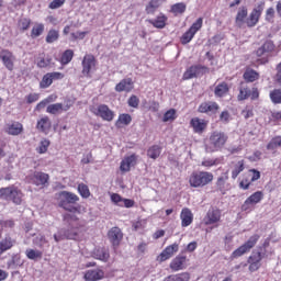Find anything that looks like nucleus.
Returning <instances> with one entry per match:
<instances>
[{"label": "nucleus", "instance_id": "nucleus-8", "mask_svg": "<svg viewBox=\"0 0 281 281\" xmlns=\"http://www.w3.org/2000/svg\"><path fill=\"white\" fill-rule=\"evenodd\" d=\"M82 74L89 78L92 71H95V57L93 55H86L82 60Z\"/></svg>", "mask_w": 281, "mask_h": 281}, {"label": "nucleus", "instance_id": "nucleus-46", "mask_svg": "<svg viewBox=\"0 0 281 281\" xmlns=\"http://www.w3.org/2000/svg\"><path fill=\"white\" fill-rule=\"evenodd\" d=\"M227 179H229L227 173H224L217 178L216 186H217L220 192H223L225 190V183L227 182Z\"/></svg>", "mask_w": 281, "mask_h": 281}, {"label": "nucleus", "instance_id": "nucleus-22", "mask_svg": "<svg viewBox=\"0 0 281 281\" xmlns=\"http://www.w3.org/2000/svg\"><path fill=\"white\" fill-rule=\"evenodd\" d=\"M180 218L182 221V227H189V225H192L193 221L192 211H190V209H183Z\"/></svg>", "mask_w": 281, "mask_h": 281}, {"label": "nucleus", "instance_id": "nucleus-19", "mask_svg": "<svg viewBox=\"0 0 281 281\" xmlns=\"http://www.w3.org/2000/svg\"><path fill=\"white\" fill-rule=\"evenodd\" d=\"M115 91L119 93H122V91H126L127 93L128 91H133V79L126 78L121 80V82L116 85Z\"/></svg>", "mask_w": 281, "mask_h": 281}, {"label": "nucleus", "instance_id": "nucleus-23", "mask_svg": "<svg viewBox=\"0 0 281 281\" xmlns=\"http://www.w3.org/2000/svg\"><path fill=\"white\" fill-rule=\"evenodd\" d=\"M49 128H52V121L44 116L37 122V131H41L42 133H49Z\"/></svg>", "mask_w": 281, "mask_h": 281}, {"label": "nucleus", "instance_id": "nucleus-16", "mask_svg": "<svg viewBox=\"0 0 281 281\" xmlns=\"http://www.w3.org/2000/svg\"><path fill=\"white\" fill-rule=\"evenodd\" d=\"M260 201H262V191H257L245 201L241 209L247 211L249 210V205H256V203H260Z\"/></svg>", "mask_w": 281, "mask_h": 281}, {"label": "nucleus", "instance_id": "nucleus-64", "mask_svg": "<svg viewBox=\"0 0 281 281\" xmlns=\"http://www.w3.org/2000/svg\"><path fill=\"white\" fill-rule=\"evenodd\" d=\"M277 82L281 85V63L277 66Z\"/></svg>", "mask_w": 281, "mask_h": 281}, {"label": "nucleus", "instance_id": "nucleus-38", "mask_svg": "<svg viewBox=\"0 0 281 281\" xmlns=\"http://www.w3.org/2000/svg\"><path fill=\"white\" fill-rule=\"evenodd\" d=\"M196 74H199V67L196 66H191L184 74H183V79L184 80H190L192 78H196Z\"/></svg>", "mask_w": 281, "mask_h": 281}, {"label": "nucleus", "instance_id": "nucleus-62", "mask_svg": "<svg viewBox=\"0 0 281 281\" xmlns=\"http://www.w3.org/2000/svg\"><path fill=\"white\" fill-rule=\"evenodd\" d=\"M265 10V1L259 2L252 10V12L257 13L259 16L262 14Z\"/></svg>", "mask_w": 281, "mask_h": 281}, {"label": "nucleus", "instance_id": "nucleus-26", "mask_svg": "<svg viewBox=\"0 0 281 281\" xmlns=\"http://www.w3.org/2000/svg\"><path fill=\"white\" fill-rule=\"evenodd\" d=\"M7 133L9 135H21V133H23V124L19 122L10 124L7 128Z\"/></svg>", "mask_w": 281, "mask_h": 281}, {"label": "nucleus", "instance_id": "nucleus-40", "mask_svg": "<svg viewBox=\"0 0 281 281\" xmlns=\"http://www.w3.org/2000/svg\"><path fill=\"white\" fill-rule=\"evenodd\" d=\"M74 59V50L67 49L61 55L60 63L61 65H69V61Z\"/></svg>", "mask_w": 281, "mask_h": 281}, {"label": "nucleus", "instance_id": "nucleus-39", "mask_svg": "<svg viewBox=\"0 0 281 281\" xmlns=\"http://www.w3.org/2000/svg\"><path fill=\"white\" fill-rule=\"evenodd\" d=\"M277 148H281V136L273 137L267 145L268 150H276Z\"/></svg>", "mask_w": 281, "mask_h": 281}, {"label": "nucleus", "instance_id": "nucleus-12", "mask_svg": "<svg viewBox=\"0 0 281 281\" xmlns=\"http://www.w3.org/2000/svg\"><path fill=\"white\" fill-rule=\"evenodd\" d=\"M218 221H221V210H209L206 216L204 217L205 225H214V223H218Z\"/></svg>", "mask_w": 281, "mask_h": 281}, {"label": "nucleus", "instance_id": "nucleus-9", "mask_svg": "<svg viewBox=\"0 0 281 281\" xmlns=\"http://www.w3.org/2000/svg\"><path fill=\"white\" fill-rule=\"evenodd\" d=\"M76 240L78 238V229L72 228L70 231H66L65 228H61L58 234L54 235L55 243H60V240Z\"/></svg>", "mask_w": 281, "mask_h": 281}, {"label": "nucleus", "instance_id": "nucleus-43", "mask_svg": "<svg viewBox=\"0 0 281 281\" xmlns=\"http://www.w3.org/2000/svg\"><path fill=\"white\" fill-rule=\"evenodd\" d=\"M270 99L273 104H281V89H274L270 92Z\"/></svg>", "mask_w": 281, "mask_h": 281}, {"label": "nucleus", "instance_id": "nucleus-13", "mask_svg": "<svg viewBox=\"0 0 281 281\" xmlns=\"http://www.w3.org/2000/svg\"><path fill=\"white\" fill-rule=\"evenodd\" d=\"M177 251H179V244L168 246L159 256L160 262H166V260L172 258Z\"/></svg>", "mask_w": 281, "mask_h": 281}, {"label": "nucleus", "instance_id": "nucleus-6", "mask_svg": "<svg viewBox=\"0 0 281 281\" xmlns=\"http://www.w3.org/2000/svg\"><path fill=\"white\" fill-rule=\"evenodd\" d=\"M74 106V100H65L64 103H53L46 108V113L50 115H60V113L69 111Z\"/></svg>", "mask_w": 281, "mask_h": 281}, {"label": "nucleus", "instance_id": "nucleus-34", "mask_svg": "<svg viewBox=\"0 0 281 281\" xmlns=\"http://www.w3.org/2000/svg\"><path fill=\"white\" fill-rule=\"evenodd\" d=\"M132 121L133 119L131 117L130 114H121L119 116V120L115 123V126H117V128H120L122 124H124L125 126H128V124H131Z\"/></svg>", "mask_w": 281, "mask_h": 281}, {"label": "nucleus", "instance_id": "nucleus-10", "mask_svg": "<svg viewBox=\"0 0 281 281\" xmlns=\"http://www.w3.org/2000/svg\"><path fill=\"white\" fill-rule=\"evenodd\" d=\"M108 238L115 249V247H120V243H122L124 234H122V229H120V227H112L108 233Z\"/></svg>", "mask_w": 281, "mask_h": 281}, {"label": "nucleus", "instance_id": "nucleus-32", "mask_svg": "<svg viewBox=\"0 0 281 281\" xmlns=\"http://www.w3.org/2000/svg\"><path fill=\"white\" fill-rule=\"evenodd\" d=\"M164 281H190V273L183 272L180 274L169 276Z\"/></svg>", "mask_w": 281, "mask_h": 281}, {"label": "nucleus", "instance_id": "nucleus-18", "mask_svg": "<svg viewBox=\"0 0 281 281\" xmlns=\"http://www.w3.org/2000/svg\"><path fill=\"white\" fill-rule=\"evenodd\" d=\"M49 181V176L47 173L35 171L32 176V183L35 186H45Z\"/></svg>", "mask_w": 281, "mask_h": 281}, {"label": "nucleus", "instance_id": "nucleus-45", "mask_svg": "<svg viewBox=\"0 0 281 281\" xmlns=\"http://www.w3.org/2000/svg\"><path fill=\"white\" fill-rule=\"evenodd\" d=\"M245 170V162L243 160L238 161L235 169L232 172V179H236Z\"/></svg>", "mask_w": 281, "mask_h": 281}, {"label": "nucleus", "instance_id": "nucleus-56", "mask_svg": "<svg viewBox=\"0 0 281 281\" xmlns=\"http://www.w3.org/2000/svg\"><path fill=\"white\" fill-rule=\"evenodd\" d=\"M63 5H65V0H53L48 8L50 10H58V8H63Z\"/></svg>", "mask_w": 281, "mask_h": 281}, {"label": "nucleus", "instance_id": "nucleus-14", "mask_svg": "<svg viewBox=\"0 0 281 281\" xmlns=\"http://www.w3.org/2000/svg\"><path fill=\"white\" fill-rule=\"evenodd\" d=\"M104 278V270L97 268L92 270H88L85 273V280L87 281H100Z\"/></svg>", "mask_w": 281, "mask_h": 281}, {"label": "nucleus", "instance_id": "nucleus-54", "mask_svg": "<svg viewBox=\"0 0 281 281\" xmlns=\"http://www.w3.org/2000/svg\"><path fill=\"white\" fill-rule=\"evenodd\" d=\"M49 102H54V97L50 95L48 97L47 99L43 100L42 102H40L37 105H36V111H41L42 109H45V106H47V104H49Z\"/></svg>", "mask_w": 281, "mask_h": 281}, {"label": "nucleus", "instance_id": "nucleus-35", "mask_svg": "<svg viewBox=\"0 0 281 281\" xmlns=\"http://www.w3.org/2000/svg\"><path fill=\"white\" fill-rule=\"evenodd\" d=\"M166 21H168V19L165 15H160L156 20H150L149 23H151L154 27H158V30H162V27H166Z\"/></svg>", "mask_w": 281, "mask_h": 281}, {"label": "nucleus", "instance_id": "nucleus-57", "mask_svg": "<svg viewBox=\"0 0 281 281\" xmlns=\"http://www.w3.org/2000/svg\"><path fill=\"white\" fill-rule=\"evenodd\" d=\"M175 115H177V112L175 110H169L164 115V122H172L175 120Z\"/></svg>", "mask_w": 281, "mask_h": 281}, {"label": "nucleus", "instance_id": "nucleus-2", "mask_svg": "<svg viewBox=\"0 0 281 281\" xmlns=\"http://www.w3.org/2000/svg\"><path fill=\"white\" fill-rule=\"evenodd\" d=\"M59 207L66 210V212H71L76 214L78 212V207H76V203L80 201V198L72 192L61 191L58 194Z\"/></svg>", "mask_w": 281, "mask_h": 281}, {"label": "nucleus", "instance_id": "nucleus-44", "mask_svg": "<svg viewBox=\"0 0 281 281\" xmlns=\"http://www.w3.org/2000/svg\"><path fill=\"white\" fill-rule=\"evenodd\" d=\"M171 12L175 13L176 16L177 14H183V12H186V3L179 2L173 4L171 7Z\"/></svg>", "mask_w": 281, "mask_h": 281}, {"label": "nucleus", "instance_id": "nucleus-33", "mask_svg": "<svg viewBox=\"0 0 281 281\" xmlns=\"http://www.w3.org/2000/svg\"><path fill=\"white\" fill-rule=\"evenodd\" d=\"M227 91H229V87L226 82H222L216 86L214 93L217 98H223V95H225Z\"/></svg>", "mask_w": 281, "mask_h": 281}, {"label": "nucleus", "instance_id": "nucleus-52", "mask_svg": "<svg viewBox=\"0 0 281 281\" xmlns=\"http://www.w3.org/2000/svg\"><path fill=\"white\" fill-rule=\"evenodd\" d=\"M78 192H79V194H81V196L83 199H89V196L91 194V192H89V187H87L86 184H82V183L78 186Z\"/></svg>", "mask_w": 281, "mask_h": 281}, {"label": "nucleus", "instance_id": "nucleus-50", "mask_svg": "<svg viewBox=\"0 0 281 281\" xmlns=\"http://www.w3.org/2000/svg\"><path fill=\"white\" fill-rule=\"evenodd\" d=\"M52 82H54V80L52 79V75L46 74V75L43 77V79H42V81H41V83H40V87H41L42 89H47V87H50Z\"/></svg>", "mask_w": 281, "mask_h": 281}, {"label": "nucleus", "instance_id": "nucleus-41", "mask_svg": "<svg viewBox=\"0 0 281 281\" xmlns=\"http://www.w3.org/2000/svg\"><path fill=\"white\" fill-rule=\"evenodd\" d=\"M161 5V0H150L149 4L146 7L147 14H153L157 8Z\"/></svg>", "mask_w": 281, "mask_h": 281}, {"label": "nucleus", "instance_id": "nucleus-49", "mask_svg": "<svg viewBox=\"0 0 281 281\" xmlns=\"http://www.w3.org/2000/svg\"><path fill=\"white\" fill-rule=\"evenodd\" d=\"M33 244L40 247V249H43L45 245H47V238H45L44 235H38L33 239Z\"/></svg>", "mask_w": 281, "mask_h": 281}, {"label": "nucleus", "instance_id": "nucleus-5", "mask_svg": "<svg viewBox=\"0 0 281 281\" xmlns=\"http://www.w3.org/2000/svg\"><path fill=\"white\" fill-rule=\"evenodd\" d=\"M258 240H260V235H252L244 245L232 254V258H240V256H245V254L251 251V249L256 247V243H258Z\"/></svg>", "mask_w": 281, "mask_h": 281}, {"label": "nucleus", "instance_id": "nucleus-11", "mask_svg": "<svg viewBox=\"0 0 281 281\" xmlns=\"http://www.w3.org/2000/svg\"><path fill=\"white\" fill-rule=\"evenodd\" d=\"M0 58H1L4 67H7V69H9V71H12L14 69V60H16V58L14 57L12 52H10L8 49L1 50Z\"/></svg>", "mask_w": 281, "mask_h": 281}, {"label": "nucleus", "instance_id": "nucleus-60", "mask_svg": "<svg viewBox=\"0 0 281 281\" xmlns=\"http://www.w3.org/2000/svg\"><path fill=\"white\" fill-rule=\"evenodd\" d=\"M260 260H262V252H256L249 257L248 262H257L260 265Z\"/></svg>", "mask_w": 281, "mask_h": 281}, {"label": "nucleus", "instance_id": "nucleus-61", "mask_svg": "<svg viewBox=\"0 0 281 281\" xmlns=\"http://www.w3.org/2000/svg\"><path fill=\"white\" fill-rule=\"evenodd\" d=\"M128 105L133 109H137L139 106V99L137 98V95H132L128 99Z\"/></svg>", "mask_w": 281, "mask_h": 281}, {"label": "nucleus", "instance_id": "nucleus-17", "mask_svg": "<svg viewBox=\"0 0 281 281\" xmlns=\"http://www.w3.org/2000/svg\"><path fill=\"white\" fill-rule=\"evenodd\" d=\"M276 49V45L273 44L272 41H266L261 47H259L256 50V56H258V58L265 56V54H271V52H273Z\"/></svg>", "mask_w": 281, "mask_h": 281}, {"label": "nucleus", "instance_id": "nucleus-58", "mask_svg": "<svg viewBox=\"0 0 281 281\" xmlns=\"http://www.w3.org/2000/svg\"><path fill=\"white\" fill-rule=\"evenodd\" d=\"M111 201H112V203H115V205H119L120 207H122L124 198L120 196V194H117V193H113L111 195Z\"/></svg>", "mask_w": 281, "mask_h": 281}, {"label": "nucleus", "instance_id": "nucleus-1", "mask_svg": "<svg viewBox=\"0 0 281 281\" xmlns=\"http://www.w3.org/2000/svg\"><path fill=\"white\" fill-rule=\"evenodd\" d=\"M227 139H229V136L225 132L214 131L205 144L206 153H218V150H223L227 144Z\"/></svg>", "mask_w": 281, "mask_h": 281}, {"label": "nucleus", "instance_id": "nucleus-63", "mask_svg": "<svg viewBox=\"0 0 281 281\" xmlns=\"http://www.w3.org/2000/svg\"><path fill=\"white\" fill-rule=\"evenodd\" d=\"M276 15V9L273 8H269L267 11H266V21H271L273 20V16Z\"/></svg>", "mask_w": 281, "mask_h": 281}, {"label": "nucleus", "instance_id": "nucleus-36", "mask_svg": "<svg viewBox=\"0 0 281 281\" xmlns=\"http://www.w3.org/2000/svg\"><path fill=\"white\" fill-rule=\"evenodd\" d=\"M258 21H260V15L252 11L249 18L246 20V24L248 27H254L257 25Z\"/></svg>", "mask_w": 281, "mask_h": 281}, {"label": "nucleus", "instance_id": "nucleus-42", "mask_svg": "<svg viewBox=\"0 0 281 281\" xmlns=\"http://www.w3.org/2000/svg\"><path fill=\"white\" fill-rule=\"evenodd\" d=\"M43 32H45V25L36 24L32 29L31 36H32V38H38V36H41V34H43Z\"/></svg>", "mask_w": 281, "mask_h": 281}, {"label": "nucleus", "instance_id": "nucleus-53", "mask_svg": "<svg viewBox=\"0 0 281 281\" xmlns=\"http://www.w3.org/2000/svg\"><path fill=\"white\" fill-rule=\"evenodd\" d=\"M194 34L195 33H193L191 30L187 31L181 37L182 45H188V43L194 38Z\"/></svg>", "mask_w": 281, "mask_h": 281}, {"label": "nucleus", "instance_id": "nucleus-24", "mask_svg": "<svg viewBox=\"0 0 281 281\" xmlns=\"http://www.w3.org/2000/svg\"><path fill=\"white\" fill-rule=\"evenodd\" d=\"M12 247H14V240L12 239V237L7 236L2 240H0V254H4V251L12 249Z\"/></svg>", "mask_w": 281, "mask_h": 281}, {"label": "nucleus", "instance_id": "nucleus-59", "mask_svg": "<svg viewBox=\"0 0 281 281\" xmlns=\"http://www.w3.org/2000/svg\"><path fill=\"white\" fill-rule=\"evenodd\" d=\"M47 148H49V140L44 139L40 143L38 153L43 155V153H47Z\"/></svg>", "mask_w": 281, "mask_h": 281}, {"label": "nucleus", "instance_id": "nucleus-4", "mask_svg": "<svg viewBox=\"0 0 281 281\" xmlns=\"http://www.w3.org/2000/svg\"><path fill=\"white\" fill-rule=\"evenodd\" d=\"M0 199L2 201H12L15 205L23 203V192L14 187L0 189Z\"/></svg>", "mask_w": 281, "mask_h": 281}, {"label": "nucleus", "instance_id": "nucleus-29", "mask_svg": "<svg viewBox=\"0 0 281 281\" xmlns=\"http://www.w3.org/2000/svg\"><path fill=\"white\" fill-rule=\"evenodd\" d=\"M258 78H260V75L254 69H249L244 72V79L246 82H256Z\"/></svg>", "mask_w": 281, "mask_h": 281}, {"label": "nucleus", "instance_id": "nucleus-7", "mask_svg": "<svg viewBox=\"0 0 281 281\" xmlns=\"http://www.w3.org/2000/svg\"><path fill=\"white\" fill-rule=\"evenodd\" d=\"M92 113L99 117H102L105 122H113V119L115 117V113L109 109V105L106 104L99 105L98 109L92 111Z\"/></svg>", "mask_w": 281, "mask_h": 281}, {"label": "nucleus", "instance_id": "nucleus-51", "mask_svg": "<svg viewBox=\"0 0 281 281\" xmlns=\"http://www.w3.org/2000/svg\"><path fill=\"white\" fill-rule=\"evenodd\" d=\"M31 23H32V20L27 18H23L19 21V29L22 30V32H25L30 30Z\"/></svg>", "mask_w": 281, "mask_h": 281}, {"label": "nucleus", "instance_id": "nucleus-21", "mask_svg": "<svg viewBox=\"0 0 281 281\" xmlns=\"http://www.w3.org/2000/svg\"><path fill=\"white\" fill-rule=\"evenodd\" d=\"M190 124H191L194 133H202L207 127V123H205L204 120H201L199 117L192 119Z\"/></svg>", "mask_w": 281, "mask_h": 281}, {"label": "nucleus", "instance_id": "nucleus-3", "mask_svg": "<svg viewBox=\"0 0 281 281\" xmlns=\"http://www.w3.org/2000/svg\"><path fill=\"white\" fill-rule=\"evenodd\" d=\"M212 181H214V175L207 171H194L189 177L191 188H205Z\"/></svg>", "mask_w": 281, "mask_h": 281}, {"label": "nucleus", "instance_id": "nucleus-31", "mask_svg": "<svg viewBox=\"0 0 281 281\" xmlns=\"http://www.w3.org/2000/svg\"><path fill=\"white\" fill-rule=\"evenodd\" d=\"M251 97V90L245 83H241L239 87L238 100H247Z\"/></svg>", "mask_w": 281, "mask_h": 281}, {"label": "nucleus", "instance_id": "nucleus-30", "mask_svg": "<svg viewBox=\"0 0 281 281\" xmlns=\"http://www.w3.org/2000/svg\"><path fill=\"white\" fill-rule=\"evenodd\" d=\"M25 256L29 260H41L43 258V251L29 248L25 251Z\"/></svg>", "mask_w": 281, "mask_h": 281}, {"label": "nucleus", "instance_id": "nucleus-37", "mask_svg": "<svg viewBox=\"0 0 281 281\" xmlns=\"http://www.w3.org/2000/svg\"><path fill=\"white\" fill-rule=\"evenodd\" d=\"M159 155H161V147L158 145H154L147 150V156L150 157V159H157Z\"/></svg>", "mask_w": 281, "mask_h": 281}, {"label": "nucleus", "instance_id": "nucleus-20", "mask_svg": "<svg viewBox=\"0 0 281 281\" xmlns=\"http://www.w3.org/2000/svg\"><path fill=\"white\" fill-rule=\"evenodd\" d=\"M218 111V104L216 102H203L199 106L200 113H216Z\"/></svg>", "mask_w": 281, "mask_h": 281}, {"label": "nucleus", "instance_id": "nucleus-25", "mask_svg": "<svg viewBox=\"0 0 281 281\" xmlns=\"http://www.w3.org/2000/svg\"><path fill=\"white\" fill-rule=\"evenodd\" d=\"M93 256L97 260H101L102 262H106L110 258L109 250L105 248L94 249Z\"/></svg>", "mask_w": 281, "mask_h": 281}, {"label": "nucleus", "instance_id": "nucleus-15", "mask_svg": "<svg viewBox=\"0 0 281 281\" xmlns=\"http://www.w3.org/2000/svg\"><path fill=\"white\" fill-rule=\"evenodd\" d=\"M137 164V156L135 154L126 157L125 159L122 160L120 170L122 172H128L133 166Z\"/></svg>", "mask_w": 281, "mask_h": 281}, {"label": "nucleus", "instance_id": "nucleus-27", "mask_svg": "<svg viewBox=\"0 0 281 281\" xmlns=\"http://www.w3.org/2000/svg\"><path fill=\"white\" fill-rule=\"evenodd\" d=\"M183 265H186V257H176L170 263V269L172 271H181Z\"/></svg>", "mask_w": 281, "mask_h": 281}, {"label": "nucleus", "instance_id": "nucleus-47", "mask_svg": "<svg viewBox=\"0 0 281 281\" xmlns=\"http://www.w3.org/2000/svg\"><path fill=\"white\" fill-rule=\"evenodd\" d=\"M60 34L56 30H50L46 36V43H56Z\"/></svg>", "mask_w": 281, "mask_h": 281}, {"label": "nucleus", "instance_id": "nucleus-55", "mask_svg": "<svg viewBox=\"0 0 281 281\" xmlns=\"http://www.w3.org/2000/svg\"><path fill=\"white\" fill-rule=\"evenodd\" d=\"M200 27H203V19L200 18L196 20L195 23L192 24V26L189 29L193 34H196Z\"/></svg>", "mask_w": 281, "mask_h": 281}, {"label": "nucleus", "instance_id": "nucleus-28", "mask_svg": "<svg viewBox=\"0 0 281 281\" xmlns=\"http://www.w3.org/2000/svg\"><path fill=\"white\" fill-rule=\"evenodd\" d=\"M245 19H247V9L241 7L236 15L235 23L237 27H243V23H245Z\"/></svg>", "mask_w": 281, "mask_h": 281}, {"label": "nucleus", "instance_id": "nucleus-48", "mask_svg": "<svg viewBox=\"0 0 281 281\" xmlns=\"http://www.w3.org/2000/svg\"><path fill=\"white\" fill-rule=\"evenodd\" d=\"M52 65V57H40L37 60V67L41 69H45V67H49Z\"/></svg>", "mask_w": 281, "mask_h": 281}]
</instances>
